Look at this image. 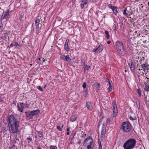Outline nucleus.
Masks as SVG:
<instances>
[{
  "mask_svg": "<svg viewBox=\"0 0 149 149\" xmlns=\"http://www.w3.org/2000/svg\"><path fill=\"white\" fill-rule=\"evenodd\" d=\"M9 128L10 132L13 133L18 132L19 122L13 115L8 116L7 119Z\"/></svg>",
  "mask_w": 149,
  "mask_h": 149,
  "instance_id": "nucleus-1",
  "label": "nucleus"
},
{
  "mask_svg": "<svg viewBox=\"0 0 149 149\" xmlns=\"http://www.w3.org/2000/svg\"><path fill=\"white\" fill-rule=\"evenodd\" d=\"M136 143L134 139H130L127 140L124 144L123 147L125 149H132L135 146Z\"/></svg>",
  "mask_w": 149,
  "mask_h": 149,
  "instance_id": "nucleus-2",
  "label": "nucleus"
},
{
  "mask_svg": "<svg viewBox=\"0 0 149 149\" xmlns=\"http://www.w3.org/2000/svg\"><path fill=\"white\" fill-rule=\"evenodd\" d=\"M121 128L123 131L126 133L130 132L132 130L131 124L127 121L123 122Z\"/></svg>",
  "mask_w": 149,
  "mask_h": 149,
  "instance_id": "nucleus-3",
  "label": "nucleus"
},
{
  "mask_svg": "<svg viewBox=\"0 0 149 149\" xmlns=\"http://www.w3.org/2000/svg\"><path fill=\"white\" fill-rule=\"evenodd\" d=\"M116 45L117 49L118 52L122 55H124V54L122 53L124 51L122 43L120 41H117L116 42Z\"/></svg>",
  "mask_w": 149,
  "mask_h": 149,
  "instance_id": "nucleus-4",
  "label": "nucleus"
},
{
  "mask_svg": "<svg viewBox=\"0 0 149 149\" xmlns=\"http://www.w3.org/2000/svg\"><path fill=\"white\" fill-rule=\"evenodd\" d=\"M90 141V144L87 146V148L88 149H93V140L92 137L89 136L87 138H86L84 140V143L86 142L87 141Z\"/></svg>",
  "mask_w": 149,
  "mask_h": 149,
  "instance_id": "nucleus-5",
  "label": "nucleus"
},
{
  "mask_svg": "<svg viewBox=\"0 0 149 149\" xmlns=\"http://www.w3.org/2000/svg\"><path fill=\"white\" fill-rule=\"evenodd\" d=\"M40 19L38 18H36L35 20V25L36 27V28H44L45 26L42 23V19Z\"/></svg>",
  "mask_w": 149,
  "mask_h": 149,
  "instance_id": "nucleus-6",
  "label": "nucleus"
},
{
  "mask_svg": "<svg viewBox=\"0 0 149 149\" xmlns=\"http://www.w3.org/2000/svg\"><path fill=\"white\" fill-rule=\"evenodd\" d=\"M103 49V45L102 44L99 45L98 47L94 49L92 51L93 52H101Z\"/></svg>",
  "mask_w": 149,
  "mask_h": 149,
  "instance_id": "nucleus-7",
  "label": "nucleus"
},
{
  "mask_svg": "<svg viewBox=\"0 0 149 149\" xmlns=\"http://www.w3.org/2000/svg\"><path fill=\"white\" fill-rule=\"evenodd\" d=\"M9 18V13L8 11L3 13L1 17V20L8 19Z\"/></svg>",
  "mask_w": 149,
  "mask_h": 149,
  "instance_id": "nucleus-8",
  "label": "nucleus"
},
{
  "mask_svg": "<svg viewBox=\"0 0 149 149\" xmlns=\"http://www.w3.org/2000/svg\"><path fill=\"white\" fill-rule=\"evenodd\" d=\"M17 107L18 110L21 112H22L23 109L24 108V104L22 103H20L17 104Z\"/></svg>",
  "mask_w": 149,
  "mask_h": 149,
  "instance_id": "nucleus-9",
  "label": "nucleus"
},
{
  "mask_svg": "<svg viewBox=\"0 0 149 149\" xmlns=\"http://www.w3.org/2000/svg\"><path fill=\"white\" fill-rule=\"evenodd\" d=\"M60 58L62 60L68 62H70L71 60V59L68 55L65 56L64 55H62L60 56Z\"/></svg>",
  "mask_w": 149,
  "mask_h": 149,
  "instance_id": "nucleus-10",
  "label": "nucleus"
},
{
  "mask_svg": "<svg viewBox=\"0 0 149 149\" xmlns=\"http://www.w3.org/2000/svg\"><path fill=\"white\" fill-rule=\"evenodd\" d=\"M86 107L90 110H92L93 109V104L92 102H88L86 103Z\"/></svg>",
  "mask_w": 149,
  "mask_h": 149,
  "instance_id": "nucleus-11",
  "label": "nucleus"
},
{
  "mask_svg": "<svg viewBox=\"0 0 149 149\" xmlns=\"http://www.w3.org/2000/svg\"><path fill=\"white\" fill-rule=\"evenodd\" d=\"M39 112L40 111L39 110H33L30 112L29 115L30 116H34L37 115L39 113Z\"/></svg>",
  "mask_w": 149,
  "mask_h": 149,
  "instance_id": "nucleus-12",
  "label": "nucleus"
},
{
  "mask_svg": "<svg viewBox=\"0 0 149 149\" xmlns=\"http://www.w3.org/2000/svg\"><path fill=\"white\" fill-rule=\"evenodd\" d=\"M142 45H143V46H145L147 48L149 47V40H145L143 42V44Z\"/></svg>",
  "mask_w": 149,
  "mask_h": 149,
  "instance_id": "nucleus-13",
  "label": "nucleus"
},
{
  "mask_svg": "<svg viewBox=\"0 0 149 149\" xmlns=\"http://www.w3.org/2000/svg\"><path fill=\"white\" fill-rule=\"evenodd\" d=\"M141 66V68L140 69V68H139V70H143L144 71H145L148 69V66L145 65L144 64H142Z\"/></svg>",
  "mask_w": 149,
  "mask_h": 149,
  "instance_id": "nucleus-14",
  "label": "nucleus"
},
{
  "mask_svg": "<svg viewBox=\"0 0 149 149\" xmlns=\"http://www.w3.org/2000/svg\"><path fill=\"white\" fill-rule=\"evenodd\" d=\"M113 117H115L117 114L118 113V110L117 108H113Z\"/></svg>",
  "mask_w": 149,
  "mask_h": 149,
  "instance_id": "nucleus-15",
  "label": "nucleus"
},
{
  "mask_svg": "<svg viewBox=\"0 0 149 149\" xmlns=\"http://www.w3.org/2000/svg\"><path fill=\"white\" fill-rule=\"evenodd\" d=\"M129 65L130 66L131 70L132 71H134V70L135 68L134 65H133V63H132V62L130 63H129Z\"/></svg>",
  "mask_w": 149,
  "mask_h": 149,
  "instance_id": "nucleus-16",
  "label": "nucleus"
},
{
  "mask_svg": "<svg viewBox=\"0 0 149 149\" xmlns=\"http://www.w3.org/2000/svg\"><path fill=\"white\" fill-rule=\"evenodd\" d=\"M77 118L76 116L75 115H72L70 118V120L72 122H73Z\"/></svg>",
  "mask_w": 149,
  "mask_h": 149,
  "instance_id": "nucleus-17",
  "label": "nucleus"
},
{
  "mask_svg": "<svg viewBox=\"0 0 149 149\" xmlns=\"http://www.w3.org/2000/svg\"><path fill=\"white\" fill-rule=\"evenodd\" d=\"M64 49L67 51L69 50L70 49V48L68 47V42H65L64 45Z\"/></svg>",
  "mask_w": 149,
  "mask_h": 149,
  "instance_id": "nucleus-18",
  "label": "nucleus"
},
{
  "mask_svg": "<svg viewBox=\"0 0 149 149\" xmlns=\"http://www.w3.org/2000/svg\"><path fill=\"white\" fill-rule=\"evenodd\" d=\"M117 8L115 6L113 9L112 10L113 11V13L116 15L118 13V11L117 10Z\"/></svg>",
  "mask_w": 149,
  "mask_h": 149,
  "instance_id": "nucleus-19",
  "label": "nucleus"
},
{
  "mask_svg": "<svg viewBox=\"0 0 149 149\" xmlns=\"http://www.w3.org/2000/svg\"><path fill=\"white\" fill-rule=\"evenodd\" d=\"M113 106V108H117L116 102L115 101H113L112 102Z\"/></svg>",
  "mask_w": 149,
  "mask_h": 149,
  "instance_id": "nucleus-20",
  "label": "nucleus"
},
{
  "mask_svg": "<svg viewBox=\"0 0 149 149\" xmlns=\"http://www.w3.org/2000/svg\"><path fill=\"white\" fill-rule=\"evenodd\" d=\"M145 90L147 91H149V86L148 85H146L145 87L144 88Z\"/></svg>",
  "mask_w": 149,
  "mask_h": 149,
  "instance_id": "nucleus-21",
  "label": "nucleus"
},
{
  "mask_svg": "<svg viewBox=\"0 0 149 149\" xmlns=\"http://www.w3.org/2000/svg\"><path fill=\"white\" fill-rule=\"evenodd\" d=\"M105 33L106 34V38L107 39H109V32L107 31H105Z\"/></svg>",
  "mask_w": 149,
  "mask_h": 149,
  "instance_id": "nucleus-22",
  "label": "nucleus"
},
{
  "mask_svg": "<svg viewBox=\"0 0 149 149\" xmlns=\"http://www.w3.org/2000/svg\"><path fill=\"white\" fill-rule=\"evenodd\" d=\"M49 147L51 149H57V147L55 146L51 145Z\"/></svg>",
  "mask_w": 149,
  "mask_h": 149,
  "instance_id": "nucleus-23",
  "label": "nucleus"
},
{
  "mask_svg": "<svg viewBox=\"0 0 149 149\" xmlns=\"http://www.w3.org/2000/svg\"><path fill=\"white\" fill-rule=\"evenodd\" d=\"M138 93V94L140 96H141V91L140 89H138L136 91Z\"/></svg>",
  "mask_w": 149,
  "mask_h": 149,
  "instance_id": "nucleus-24",
  "label": "nucleus"
},
{
  "mask_svg": "<svg viewBox=\"0 0 149 149\" xmlns=\"http://www.w3.org/2000/svg\"><path fill=\"white\" fill-rule=\"evenodd\" d=\"M108 6L109 8L113 10V8L115 7L114 6H112L111 5V4H109L108 5Z\"/></svg>",
  "mask_w": 149,
  "mask_h": 149,
  "instance_id": "nucleus-25",
  "label": "nucleus"
},
{
  "mask_svg": "<svg viewBox=\"0 0 149 149\" xmlns=\"http://www.w3.org/2000/svg\"><path fill=\"white\" fill-rule=\"evenodd\" d=\"M95 86L97 87L98 88H99V87L100 86V84L97 83H95Z\"/></svg>",
  "mask_w": 149,
  "mask_h": 149,
  "instance_id": "nucleus-26",
  "label": "nucleus"
},
{
  "mask_svg": "<svg viewBox=\"0 0 149 149\" xmlns=\"http://www.w3.org/2000/svg\"><path fill=\"white\" fill-rule=\"evenodd\" d=\"M99 149H102L101 143L100 141V142H99Z\"/></svg>",
  "mask_w": 149,
  "mask_h": 149,
  "instance_id": "nucleus-27",
  "label": "nucleus"
},
{
  "mask_svg": "<svg viewBox=\"0 0 149 149\" xmlns=\"http://www.w3.org/2000/svg\"><path fill=\"white\" fill-rule=\"evenodd\" d=\"M126 11H127V8H126L124 10V11H123V14L124 15H127V13H126Z\"/></svg>",
  "mask_w": 149,
  "mask_h": 149,
  "instance_id": "nucleus-28",
  "label": "nucleus"
},
{
  "mask_svg": "<svg viewBox=\"0 0 149 149\" xmlns=\"http://www.w3.org/2000/svg\"><path fill=\"white\" fill-rule=\"evenodd\" d=\"M86 83L84 82L82 85V87L84 89L86 88Z\"/></svg>",
  "mask_w": 149,
  "mask_h": 149,
  "instance_id": "nucleus-29",
  "label": "nucleus"
},
{
  "mask_svg": "<svg viewBox=\"0 0 149 149\" xmlns=\"http://www.w3.org/2000/svg\"><path fill=\"white\" fill-rule=\"evenodd\" d=\"M112 89V86H109V93L111 91Z\"/></svg>",
  "mask_w": 149,
  "mask_h": 149,
  "instance_id": "nucleus-30",
  "label": "nucleus"
},
{
  "mask_svg": "<svg viewBox=\"0 0 149 149\" xmlns=\"http://www.w3.org/2000/svg\"><path fill=\"white\" fill-rule=\"evenodd\" d=\"M67 131H68V132L67 133V134L68 135H69L70 134V132L69 128H67Z\"/></svg>",
  "mask_w": 149,
  "mask_h": 149,
  "instance_id": "nucleus-31",
  "label": "nucleus"
},
{
  "mask_svg": "<svg viewBox=\"0 0 149 149\" xmlns=\"http://www.w3.org/2000/svg\"><path fill=\"white\" fill-rule=\"evenodd\" d=\"M38 88L40 91H42V87L40 86H39L37 87Z\"/></svg>",
  "mask_w": 149,
  "mask_h": 149,
  "instance_id": "nucleus-32",
  "label": "nucleus"
},
{
  "mask_svg": "<svg viewBox=\"0 0 149 149\" xmlns=\"http://www.w3.org/2000/svg\"><path fill=\"white\" fill-rule=\"evenodd\" d=\"M14 45H15L17 47L20 46V45L19 44H18V43L17 42H15Z\"/></svg>",
  "mask_w": 149,
  "mask_h": 149,
  "instance_id": "nucleus-33",
  "label": "nucleus"
},
{
  "mask_svg": "<svg viewBox=\"0 0 149 149\" xmlns=\"http://www.w3.org/2000/svg\"><path fill=\"white\" fill-rule=\"evenodd\" d=\"M57 128L59 131H61L62 130V128H61L59 126H57Z\"/></svg>",
  "mask_w": 149,
  "mask_h": 149,
  "instance_id": "nucleus-34",
  "label": "nucleus"
},
{
  "mask_svg": "<svg viewBox=\"0 0 149 149\" xmlns=\"http://www.w3.org/2000/svg\"><path fill=\"white\" fill-rule=\"evenodd\" d=\"M1 38L3 39H6V34H5L4 36H2Z\"/></svg>",
  "mask_w": 149,
  "mask_h": 149,
  "instance_id": "nucleus-35",
  "label": "nucleus"
},
{
  "mask_svg": "<svg viewBox=\"0 0 149 149\" xmlns=\"http://www.w3.org/2000/svg\"><path fill=\"white\" fill-rule=\"evenodd\" d=\"M110 122V118H108L107 120V123H109Z\"/></svg>",
  "mask_w": 149,
  "mask_h": 149,
  "instance_id": "nucleus-36",
  "label": "nucleus"
},
{
  "mask_svg": "<svg viewBox=\"0 0 149 149\" xmlns=\"http://www.w3.org/2000/svg\"><path fill=\"white\" fill-rule=\"evenodd\" d=\"M129 118L131 120H135V119L136 118L134 117V118H133L132 117V116H130L129 117Z\"/></svg>",
  "mask_w": 149,
  "mask_h": 149,
  "instance_id": "nucleus-37",
  "label": "nucleus"
},
{
  "mask_svg": "<svg viewBox=\"0 0 149 149\" xmlns=\"http://www.w3.org/2000/svg\"><path fill=\"white\" fill-rule=\"evenodd\" d=\"M139 57H138L137 58L136 57V58L134 59V61L138 62V60H139Z\"/></svg>",
  "mask_w": 149,
  "mask_h": 149,
  "instance_id": "nucleus-38",
  "label": "nucleus"
},
{
  "mask_svg": "<svg viewBox=\"0 0 149 149\" xmlns=\"http://www.w3.org/2000/svg\"><path fill=\"white\" fill-rule=\"evenodd\" d=\"M88 1L87 0H84V3L83 4L84 5H86Z\"/></svg>",
  "mask_w": 149,
  "mask_h": 149,
  "instance_id": "nucleus-39",
  "label": "nucleus"
},
{
  "mask_svg": "<svg viewBox=\"0 0 149 149\" xmlns=\"http://www.w3.org/2000/svg\"><path fill=\"white\" fill-rule=\"evenodd\" d=\"M136 29H134V30L133 31V34H134V33H137V31L136 30Z\"/></svg>",
  "mask_w": 149,
  "mask_h": 149,
  "instance_id": "nucleus-40",
  "label": "nucleus"
},
{
  "mask_svg": "<svg viewBox=\"0 0 149 149\" xmlns=\"http://www.w3.org/2000/svg\"><path fill=\"white\" fill-rule=\"evenodd\" d=\"M24 107L26 108H28L29 107V105L27 104H24Z\"/></svg>",
  "mask_w": 149,
  "mask_h": 149,
  "instance_id": "nucleus-41",
  "label": "nucleus"
},
{
  "mask_svg": "<svg viewBox=\"0 0 149 149\" xmlns=\"http://www.w3.org/2000/svg\"><path fill=\"white\" fill-rule=\"evenodd\" d=\"M80 6L81 8H83L84 7V5L83 4H81L80 5Z\"/></svg>",
  "mask_w": 149,
  "mask_h": 149,
  "instance_id": "nucleus-42",
  "label": "nucleus"
},
{
  "mask_svg": "<svg viewBox=\"0 0 149 149\" xmlns=\"http://www.w3.org/2000/svg\"><path fill=\"white\" fill-rule=\"evenodd\" d=\"M81 63H82V64H83V65H85V63H84V60H82V59L81 60Z\"/></svg>",
  "mask_w": 149,
  "mask_h": 149,
  "instance_id": "nucleus-43",
  "label": "nucleus"
},
{
  "mask_svg": "<svg viewBox=\"0 0 149 149\" xmlns=\"http://www.w3.org/2000/svg\"><path fill=\"white\" fill-rule=\"evenodd\" d=\"M136 103L137 105H139V107H140L139 102V101H136Z\"/></svg>",
  "mask_w": 149,
  "mask_h": 149,
  "instance_id": "nucleus-44",
  "label": "nucleus"
},
{
  "mask_svg": "<svg viewBox=\"0 0 149 149\" xmlns=\"http://www.w3.org/2000/svg\"><path fill=\"white\" fill-rule=\"evenodd\" d=\"M86 69L87 70L89 69V68H90V66L89 65H86Z\"/></svg>",
  "mask_w": 149,
  "mask_h": 149,
  "instance_id": "nucleus-45",
  "label": "nucleus"
},
{
  "mask_svg": "<svg viewBox=\"0 0 149 149\" xmlns=\"http://www.w3.org/2000/svg\"><path fill=\"white\" fill-rule=\"evenodd\" d=\"M7 130V128H5L4 130H3V132H6Z\"/></svg>",
  "mask_w": 149,
  "mask_h": 149,
  "instance_id": "nucleus-46",
  "label": "nucleus"
},
{
  "mask_svg": "<svg viewBox=\"0 0 149 149\" xmlns=\"http://www.w3.org/2000/svg\"><path fill=\"white\" fill-rule=\"evenodd\" d=\"M104 132H103V133H101V136L103 137L104 136Z\"/></svg>",
  "mask_w": 149,
  "mask_h": 149,
  "instance_id": "nucleus-47",
  "label": "nucleus"
},
{
  "mask_svg": "<svg viewBox=\"0 0 149 149\" xmlns=\"http://www.w3.org/2000/svg\"><path fill=\"white\" fill-rule=\"evenodd\" d=\"M14 45H14V44H13V43H11V44L10 45V47H13V46H14Z\"/></svg>",
  "mask_w": 149,
  "mask_h": 149,
  "instance_id": "nucleus-48",
  "label": "nucleus"
},
{
  "mask_svg": "<svg viewBox=\"0 0 149 149\" xmlns=\"http://www.w3.org/2000/svg\"><path fill=\"white\" fill-rule=\"evenodd\" d=\"M27 139L29 140L30 141H31L32 139L31 138H27Z\"/></svg>",
  "mask_w": 149,
  "mask_h": 149,
  "instance_id": "nucleus-49",
  "label": "nucleus"
},
{
  "mask_svg": "<svg viewBox=\"0 0 149 149\" xmlns=\"http://www.w3.org/2000/svg\"><path fill=\"white\" fill-rule=\"evenodd\" d=\"M40 60V58H38L37 60V62L39 63Z\"/></svg>",
  "mask_w": 149,
  "mask_h": 149,
  "instance_id": "nucleus-50",
  "label": "nucleus"
},
{
  "mask_svg": "<svg viewBox=\"0 0 149 149\" xmlns=\"http://www.w3.org/2000/svg\"><path fill=\"white\" fill-rule=\"evenodd\" d=\"M38 134V135L39 136L41 137V136L42 135L41 133H39Z\"/></svg>",
  "mask_w": 149,
  "mask_h": 149,
  "instance_id": "nucleus-51",
  "label": "nucleus"
},
{
  "mask_svg": "<svg viewBox=\"0 0 149 149\" xmlns=\"http://www.w3.org/2000/svg\"><path fill=\"white\" fill-rule=\"evenodd\" d=\"M108 81H109V86H112L111 85V82L109 81V80H108Z\"/></svg>",
  "mask_w": 149,
  "mask_h": 149,
  "instance_id": "nucleus-52",
  "label": "nucleus"
},
{
  "mask_svg": "<svg viewBox=\"0 0 149 149\" xmlns=\"http://www.w3.org/2000/svg\"><path fill=\"white\" fill-rule=\"evenodd\" d=\"M111 43V41H108L107 42V44H110V43Z\"/></svg>",
  "mask_w": 149,
  "mask_h": 149,
  "instance_id": "nucleus-53",
  "label": "nucleus"
},
{
  "mask_svg": "<svg viewBox=\"0 0 149 149\" xmlns=\"http://www.w3.org/2000/svg\"><path fill=\"white\" fill-rule=\"evenodd\" d=\"M103 132H104V134H105V131L104 130H102L101 132V133H103Z\"/></svg>",
  "mask_w": 149,
  "mask_h": 149,
  "instance_id": "nucleus-54",
  "label": "nucleus"
},
{
  "mask_svg": "<svg viewBox=\"0 0 149 149\" xmlns=\"http://www.w3.org/2000/svg\"><path fill=\"white\" fill-rule=\"evenodd\" d=\"M2 26V24L1 23H0V28H1Z\"/></svg>",
  "mask_w": 149,
  "mask_h": 149,
  "instance_id": "nucleus-55",
  "label": "nucleus"
},
{
  "mask_svg": "<svg viewBox=\"0 0 149 149\" xmlns=\"http://www.w3.org/2000/svg\"><path fill=\"white\" fill-rule=\"evenodd\" d=\"M78 143H79V144L80 143H81V141H78Z\"/></svg>",
  "mask_w": 149,
  "mask_h": 149,
  "instance_id": "nucleus-56",
  "label": "nucleus"
},
{
  "mask_svg": "<svg viewBox=\"0 0 149 149\" xmlns=\"http://www.w3.org/2000/svg\"><path fill=\"white\" fill-rule=\"evenodd\" d=\"M137 107H138V108H139V107H139V105H137Z\"/></svg>",
  "mask_w": 149,
  "mask_h": 149,
  "instance_id": "nucleus-57",
  "label": "nucleus"
},
{
  "mask_svg": "<svg viewBox=\"0 0 149 149\" xmlns=\"http://www.w3.org/2000/svg\"><path fill=\"white\" fill-rule=\"evenodd\" d=\"M63 125H62V127H62V128H63Z\"/></svg>",
  "mask_w": 149,
  "mask_h": 149,
  "instance_id": "nucleus-58",
  "label": "nucleus"
},
{
  "mask_svg": "<svg viewBox=\"0 0 149 149\" xmlns=\"http://www.w3.org/2000/svg\"><path fill=\"white\" fill-rule=\"evenodd\" d=\"M73 1H74V2H75L76 0H72Z\"/></svg>",
  "mask_w": 149,
  "mask_h": 149,
  "instance_id": "nucleus-59",
  "label": "nucleus"
},
{
  "mask_svg": "<svg viewBox=\"0 0 149 149\" xmlns=\"http://www.w3.org/2000/svg\"><path fill=\"white\" fill-rule=\"evenodd\" d=\"M81 1L82 2H84V1H83V0H81Z\"/></svg>",
  "mask_w": 149,
  "mask_h": 149,
  "instance_id": "nucleus-60",
  "label": "nucleus"
},
{
  "mask_svg": "<svg viewBox=\"0 0 149 149\" xmlns=\"http://www.w3.org/2000/svg\"><path fill=\"white\" fill-rule=\"evenodd\" d=\"M148 6H149V2L148 3Z\"/></svg>",
  "mask_w": 149,
  "mask_h": 149,
  "instance_id": "nucleus-61",
  "label": "nucleus"
},
{
  "mask_svg": "<svg viewBox=\"0 0 149 149\" xmlns=\"http://www.w3.org/2000/svg\"><path fill=\"white\" fill-rule=\"evenodd\" d=\"M43 59H44V60H43V61H45V60H44L43 58Z\"/></svg>",
  "mask_w": 149,
  "mask_h": 149,
  "instance_id": "nucleus-62",
  "label": "nucleus"
},
{
  "mask_svg": "<svg viewBox=\"0 0 149 149\" xmlns=\"http://www.w3.org/2000/svg\"><path fill=\"white\" fill-rule=\"evenodd\" d=\"M135 0L136 1H138L139 0Z\"/></svg>",
  "mask_w": 149,
  "mask_h": 149,
  "instance_id": "nucleus-63",
  "label": "nucleus"
},
{
  "mask_svg": "<svg viewBox=\"0 0 149 149\" xmlns=\"http://www.w3.org/2000/svg\"><path fill=\"white\" fill-rule=\"evenodd\" d=\"M141 61V59H140L139 60V61Z\"/></svg>",
  "mask_w": 149,
  "mask_h": 149,
  "instance_id": "nucleus-64",
  "label": "nucleus"
}]
</instances>
